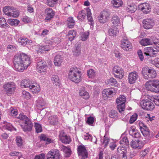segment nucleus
Masks as SVG:
<instances>
[{"label": "nucleus", "mask_w": 159, "mask_h": 159, "mask_svg": "<svg viewBox=\"0 0 159 159\" xmlns=\"http://www.w3.org/2000/svg\"><path fill=\"white\" fill-rule=\"evenodd\" d=\"M31 62L30 57L23 53L16 55L13 60L15 69L20 72H22L24 70L26 69Z\"/></svg>", "instance_id": "1"}, {"label": "nucleus", "mask_w": 159, "mask_h": 159, "mask_svg": "<svg viewBox=\"0 0 159 159\" xmlns=\"http://www.w3.org/2000/svg\"><path fill=\"white\" fill-rule=\"evenodd\" d=\"M18 118L22 121L20 125L24 131L29 132L32 130L33 124L30 118L23 113L19 114Z\"/></svg>", "instance_id": "2"}, {"label": "nucleus", "mask_w": 159, "mask_h": 159, "mask_svg": "<svg viewBox=\"0 0 159 159\" xmlns=\"http://www.w3.org/2000/svg\"><path fill=\"white\" fill-rule=\"evenodd\" d=\"M81 74L77 68L75 67L70 68L68 74V78L71 81L78 83L81 80Z\"/></svg>", "instance_id": "3"}, {"label": "nucleus", "mask_w": 159, "mask_h": 159, "mask_svg": "<svg viewBox=\"0 0 159 159\" xmlns=\"http://www.w3.org/2000/svg\"><path fill=\"white\" fill-rule=\"evenodd\" d=\"M142 74L144 78L147 80L155 78L156 77L157 73L155 70L152 67L146 66L143 68Z\"/></svg>", "instance_id": "4"}, {"label": "nucleus", "mask_w": 159, "mask_h": 159, "mask_svg": "<svg viewBox=\"0 0 159 159\" xmlns=\"http://www.w3.org/2000/svg\"><path fill=\"white\" fill-rule=\"evenodd\" d=\"M145 87L149 91L158 93L159 92V80H154L146 83Z\"/></svg>", "instance_id": "5"}, {"label": "nucleus", "mask_w": 159, "mask_h": 159, "mask_svg": "<svg viewBox=\"0 0 159 159\" xmlns=\"http://www.w3.org/2000/svg\"><path fill=\"white\" fill-rule=\"evenodd\" d=\"M126 101V97L124 95H120L116 99V103L117 104V108L121 115L124 114L125 110V103Z\"/></svg>", "instance_id": "6"}, {"label": "nucleus", "mask_w": 159, "mask_h": 159, "mask_svg": "<svg viewBox=\"0 0 159 159\" xmlns=\"http://www.w3.org/2000/svg\"><path fill=\"white\" fill-rule=\"evenodd\" d=\"M139 124L141 131L144 137L148 138V139L154 137L153 133L149 131L148 128L143 122L140 121L139 122Z\"/></svg>", "instance_id": "7"}, {"label": "nucleus", "mask_w": 159, "mask_h": 159, "mask_svg": "<svg viewBox=\"0 0 159 159\" xmlns=\"http://www.w3.org/2000/svg\"><path fill=\"white\" fill-rule=\"evenodd\" d=\"M140 105L143 109L147 111H152L154 108V105L153 103L147 99L142 100Z\"/></svg>", "instance_id": "8"}, {"label": "nucleus", "mask_w": 159, "mask_h": 159, "mask_svg": "<svg viewBox=\"0 0 159 159\" xmlns=\"http://www.w3.org/2000/svg\"><path fill=\"white\" fill-rule=\"evenodd\" d=\"M3 87L7 93L11 94L14 92L16 85L14 82H10L4 84Z\"/></svg>", "instance_id": "9"}, {"label": "nucleus", "mask_w": 159, "mask_h": 159, "mask_svg": "<svg viewBox=\"0 0 159 159\" xmlns=\"http://www.w3.org/2000/svg\"><path fill=\"white\" fill-rule=\"evenodd\" d=\"M110 15V12L106 11L103 10L100 12L98 17V20L101 23H104L107 22L109 18Z\"/></svg>", "instance_id": "10"}, {"label": "nucleus", "mask_w": 159, "mask_h": 159, "mask_svg": "<svg viewBox=\"0 0 159 159\" xmlns=\"http://www.w3.org/2000/svg\"><path fill=\"white\" fill-rule=\"evenodd\" d=\"M37 68L39 70V73L45 72L47 67V64L45 61L41 59H39L37 61Z\"/></svg>", "instance_id": "11"}, {"label": "nucleus", "mask_w": 159, "mask_h": 159, "mask_svg": "<svg viewBox=\"0 0 159 159\" xmlns=\"http://www.w3.org/2000/svg\"><path fill=\"white\" fill-rule=\"evenodd\" d=\"M45 13L46 17L44 19V21L47 22H50L55 15V12L52 8H47L45 10Z\"/></svg>", "instance_id": "12"}, {"label": "nucleus", "mask_w": 159, "mask_h": 159, "mask_svg": "<svg viewBox=\"0 0 159 159\" xmlns=\"http://www.w3.org/2000/svg\"><path fill=\"white\" fill-rule=\"evenodd\" d=\"M121 47L124 50L129 51L131 49L132 44L126 37L123 38L121 41Z\"/></svg>", "instance_id": "13"}, {"label": "nucleus", "mask_w": 159, "mask_h": 159, "mask_svg": "<svg viewBox=\"0 0 159 159\" xmlns=\"http://www.w3.org/2000/svg\"><path fill=\"white\" fill-rule=\"evenodd\" d=\"M78 155L81 156L82 158H85L88 157V153L85 146L83 145L79 146L77 148Z\"/></svg>", "instance_id": "14"}, {"label": "nucleus", "mask_w": 159, "mask_h": 159, "mask_svg": "<svg viewBox=\"0 0 159 159\" xmlns=\"http://www.w3.org/2000/svg\"><path fill=\"white\" fill-rule=\"evenodd\" d=\"M60 154L58 150H51L47 155V159H60Z\"/></svg>", "instance_id": "15"}, {"label": "nucleus", "mask_w": 159, "mask_h": 159, "mask_svg": "<svg viewBox=\"0 0 159 159\" xmlns=\"http://www.w3.org/2000/svg\"><path fill=\"white\" fill-rule=\"evenodd\" d=\"M113 73L115 77L120 79H122L124 76V71L119 67L115 66L113 68Z\"/></svg>", "instance_id": "16"}, {"label": "nucleus", "mask_w": 159, "mask_h": 159, "mask_svg": "<svg viewBox=\"0 0 159 159\" xmlns=\"http://www.w3.org/2000/svg\"><path fill=\"white\" fill-rule=\"evenodd\" d=\"M59 136L60 140L64 144L69 143L71 141L70 137L67 135L63 130L60 132Z\"/></svg>", "instance_id": "17"}, {"label": "nucleus", "mask_w": 159, "mask_h": 159, "mask_svg": "<svg viewBox=\"0 0 159 159\" xmlns=\"http://www.w3.org/2000/svg\"><path fill=\"white\" fill-rule=\"evenodd\" d=\"M144 54L150 57H156L157 55V51L154 48L152 47L145 48L144 50Z\"/></svg>", "instance_id": "18"}, {"label": "nucleus", "mask_w": 159, "mask_h": 159, "mask_svg": "<svg viewBox=\"0 0 159 159\" xmlns=\"http://www.w3.org/2000/svg\"><path fill=\"white\" fill-rule=\"evenodd\" d=\"M139 8H141V11L144 14H147L151 11V6L148 3H142L139 5Z\"/></svg>", "instance_id": "19"}, {"label": "nucleus", "mask_w": 159, "mask_h": 159, "mask_svg": "<svg viewBox=\"0 0 159 159\" xmlns=\"http://www.w3.org/2000/svg\"><path fill=\"white\" fill-rule=\"evenodd\" d=\"M139 77L138 73L136 71L130 72L128 76L129 82L130 84H133L135 83Z\"/></svg>", "instance_id": "20"}, {"label": "nucleus", "mask_w": 159, "mask_h": 159, "mask_svg": "<svg viewBox=\"0 0 159 159\" xmlns=\"http://www.w3.org/2000/svg\"><path fill=\"white\" fill-rule=\"evenodd\" d=\"M143 27L145 29H148L152 28L154 25L153 20L150 19L144 20L143 22Z\"/></svg>", "instance_id": "21"}, {"label": "nucleus", "mask_w": 159, "mask_h": 159, "mask_svg": "<svg viewBox=\"0 0 159 159\" xmlns=\"http://www.w3.org/2000/svg\"><path fill=\"white\" fill-rule=\"evenodd\" d=\"M155 40V38L152 39L144 38L142 39L140 42V44L143 46L152 45Z\"/></svg>", "instance_id": "22"}, {"label": "nucleus", "mask_w": 159, "mask_h": 159, "mask_svg": "<svg viewBox=\"0 0 159 159\" xmlns=\"http://www.w3.org/2000/svg\"><path fill=\"white\" fill-rule=\"evenodd\" d=\"M131 146L133 148L141 149L143 145L142 144V141L139 140H133L130 143Z\"/></svg>", "instance_id": "23"}, {"label": "nucleus", "mask_w": 159, "mask_h": 159, "mask_svg": "<svg viewBox=\"0 0 159 159\" xmlns=\"http://www.w3.org/2000/svg\"><path fill=\"white\" fill-rule=\"evenodd\" d=\"M33 83L32 81L29 79H26L22 80L20 85L21 87L28 88L30 89Z\"/></svg>", "instance_id": "24"}, {"label": "nucleus", "mask_w": 159, "mask_h": 159, "mask_svg": "<svg viewBox=\"0 0 159 159\" xmlns=\"http://www.w3.org/2000/svg\"><path fill=\"white\" fill-rule=\"evenodd\" d=\"M58 120V118L56 116H50L48 119L49 124L53 125H57L59 123Z\"/></svg>", "instance_id": "25"}, {"label": "nucleus", "mask_w": 159, "mask_h": 159, "mask_svg": "<svg viewBox=\"0 0 159 159\" xmlns=\"http://www.w3.org/2000/svg\"><path fill=\"white\" fill-rule=\"evenodd\" d=\"M111 21L113 25L118 26L120 24V18L117 15H114L111 16Z\"/></svg>", "instance_id": "26"}, {"label": "nucleus", "mask_w": 159, "mask_h": 159, "mask_svg": "<svg viewBox=\"0 0 159 159\" xmlns=\"http://www.w3.org/2000/svg\"><path fill=\"white\" fill-rule=\"evenodd\" d=\"M105 83L107 85H109L112 86H118L119 84L116 80L114 78H111L105 81Z\"/></svg>", "instance_id": "27"}, {"label": "nucleus", "mask_w": 159, "mask_h": 159, "mask_svg": "<svg viewBox=\"0 0 159 159\" xmlns=\"http://www.w3.org/2000/svg\"><path fill=\"white\" fill-rule=\"evenodd\" d=\"M119 32L118 29L115 27H112L108 30L109 35L111 36H116Z\"/></svg>", "instance_id": "28"}, {"label": "nucleus", "mask_w": 159, "mask_h": 159, "mask_svg": "<svg viewBox=\"0 0 159 159\" xmlns=\"http://www.w3.org/2000/svg\"><path fill=\"white\" fill-rule=\"evenodd\" d=\"M62 58L61 55H57L54 57V63L56 66H60L62 61Z\"/></svg>", "instance_id": "29"}, {"label": "nucleus", "mask_w": 159, "mask_h": 159, "mask_svg": "<svg viewBox=\"0 0 159 159\" xmlns=\"http://www.w3.org/2000/svg\"><path fill=\"white\" fill-rule=\"evenodd\" d=\"M66 23L69 28H73L75 24V21L72 17H69L67 18Z\"/></svg>", "instance_id": "30"}, {"label": "nucleus", "mask_w": 159, "mask_h": 159, "mask_svg": "<svg viewBox=\"0 0 159 159\" xmlns=\"http://www.w3.org/2000/svg\"><path fill=\"white\" fill-rule=\"evenodd\" d=\"M30 89L34 94L38 93L40 90L39 85L33 83Z\"/></svg>", "instance_id": "31"}, {"label": "nucleus", "mask_w": 159, "mask_h": 159, "mask_svg": "<svg viewBox=\"0 0 159 159\" xmlns=\"http://www.w3.org/2000/svg\"><path fill=\"white\" fill-rule=\"evenodd\" d=\"M137 10V6L133 4H131L128 6L126 10L128 12L132 13L135 12Z\"/></svg>", "instance_id": "32"}, {"label": "nucleus", "mask_w": 159, "mask_h": 159, "mask_svg": "<svg viewBox=\"0 0 159 159\" xmlns=\"http://www.w3.org/2000/svg\"><path fill=\"white\" fill-rule=\"evenodd\" d=\"M91 15L92 14L89 8H87V19L89 22H90V25L92 26H93L94 24L93 20Z\"/></svg>", "instance_id": "33"}, {"label": "nucleus", "mask_w": 159, "mask_h": 159, "mask_svg": "<svg viewBox=\"0 0 159 159\" xmlns=\"http://www.w3.org/2000/svg\"><path fill=\"white\" fill-rule=\"evenodd\" d=\"M76 35V33L74 30H70L68 33V38L69 41H71L75 38Z\"/></svg>", "instance_id": "34"}, {"label": "nucleus", "mask_w": 159, "mask_h": 159, "mask_svg": "<svg viewBox=\"0 0 159 159\" xmlns=\"http://www.w3.org/2000/svg\"><path fill=\"white\" fill-rule=\"evenodd\" d=\"M79 94L83 98L85 99H88L89 97L88 93L84 89V88L81 90H80Z\"/></svg>", "instance_id": "35"}, {"label": "nucleus", "mask_w": 159, "mask_h": 159, "mask_svg": "<svg viewBox=\"0 0 159 159\" xmlns=\"http://www.w3.org/2000/svg\"><path fill=\"white\" fill-rule=\"evenodd\" d=\"M53 84H55V85L59 86L60 85V80L58 77L57 75H53L51 78Z\"/></svg>", "instance_id": "36"}, {"label": "nucleus", "mask_w": 159, "mask_h": 159, "mask_svg": "<svg viewBox=\"0 0 159 159\" xmlns=\"http://www.w3.org/2000/svg\"><path fill=\"white\" fill-rule=\"evenodd\" d=\"M36 105L38 108H40L44 107L45 103L43 101V99L42 97L39 98L36 101Z\"/></svg>", "instance_id": "37"}, {"label": "nucleus", "mask_w": 159, "mask_h": 159, "mask_svg": "<svg viewBox=\"0 0 159 159\" xmlns=\"http://www.w3.org/2000/svg\"><path fill=\"white\" fill-rule=\"evenodd\" d=\"M86 14L84 11L82 10L80 11L78 13L77 18L79 20L82 21L85 19Z\"/></svg>", "instance_id": "38"}, {"label": "nucleus", "mask_w": 159, "mask_h": 159, "mask_svg": "<svg viewBox=\"0 0 159 159\" xmlns=\"http://www.w3.org/2000/svg\"><path fill=\"white\" fill-rule=\"evenodd\" d=\"M41 140L44 141L46 142V144H48L49 143L52 142V140L51 139L47 137L45 135L41 134L40 136Z\"/></svg>", "instance_id": "39"}, {"label": "nucleus", "mask_w": 159, "mask_h": 159, "mask_svg": "<svg viewBox=\"0 0 159 159\" xmlns=\"http://www.w3.org/2000/svg\"><path fill=\"white\" fill-rule=\"evenodd\" d=\"M80 47L79 45H75L73 50L74 55L76 56H79L80 53Z\"/></svg>", "instance_id": "40"}, {"label": "nucleus", "mask_w": 159, "mask_h": 159, "mask_svg": "<svg viewBox=\"0 0 159 159\" xmlns=\"http://www.w3.org/2000/svg\"><path fill=\"white\" fill-rule=\"evenodd\" d=\"M113 92L110 89H105L102 91V95L103 97H108L110 95L113 93Z\"/></svg>", "instance_id": "41"}, {"label": "nucleus", "mask_w": 159, "mask_h": 159, "mask_svg": "<svg viewBox=\"0 0 159 159\" xmlns=\"http://www.w3.org/2000/svg\"><path fill=\"white\" fill-rule=\"evenodd\" d=\"M8 25L7 23L6 20L4 18L0 17V27L2 28L8 27Z\"/></svg>", "instance_id": "42"}, {"label": "nucleus", "mask_w": 159, "mask_h": 159, "mask_svg": "<svg viewBox=\"0 0 159 159\" xmlns=\"http://www.w3.org/2000/svg\"><path fill=\"white\" fill-rule=\"evenodd\" d=\"M7 22L12 26H17L20 23L19 21L18 20L11 19H8Z\"/></svg>", "instance_id": "43"}, {"label": "nucleus", "mask_w": 159, "mask_h": 159, "mask_svg": "<svg viewBox=\"0 0 159 159\" xmlns=\"http://www.w3.org/2000/svg\"><path fill=\"white\" fill-rule=\"evenodd\" d=\"M111 2L115 7H118L121 6L122 4L121 0H112Z\"/></svg>", "instance_id": "44"}, {"label": "nucleus", "mask_w": 159, "mask_h": 159, "mask_svg": "<svg viewBox=\"0 0 159 159\" xmlns=\"http://www.w3.org/2000/svg\"><path fill=\"white\" fill-rule=\"evenodd\" d=\"M120 144H124L126 146H128L129 145L128 139L126 136L122 138L121 139L120 141Z\"/></svg>", "instance_id": "45"}, {"label": "nucleus", "mask_w": 159, "mask_h": 159, "mask_svg": "<svg viewBox=\"0 0 159 159\" xmlns=\"http://www.w3.org/2000/svg\"><path fill=\"white\" fill-rule=\"evenodd\" d=\"M63 151L66 154L67 157H69L71 155V150L70 149L66 146H63L62 148Z\"/></svg>", "instance_id": "46"}, {"label": "nucleus", "mask_w": 159, "mask_h": 159, "mask_svg": "<svg viewBox=\"0 0 159 159\" xmlns=\"http://www.w3.org/2000/svg\"><path fill=\"white\" fill-rule=\"evenodd\" d=\"M11 10H12V7L6 6L3 8V11L6 15L9 16L10 12Z\"/></svg>", "instance_id": "47"}, {"label": "nucleus", "mask_w": 159, "mask_h": 159, "mask_svg": "<svg viewBox=\"0 0 159 159\" xmlns=\"http://www.w3.org/2000/svg\"><path fill=\"white\" fill-rule=\"evenodd\" d=\"M109 116L111 118L116 119L118 118V113L116 111L111 110L109 113Z\"/></svg>", "instance_id": "48"}, {"label": "nucleus", "mask_w": 159, "mask_h": 159, "mask_svg": "<svg viewBox=\"0 0 159 159\" xmlns=\"http://www.w3.org/2000/svg\"><path fill=\"white\" fill-rule=\"evenodd\" d=\"M18 41L21 45L25 46L27 44L28 39L25 38L20 37L18 39Z\"/></svg>", "instance_id": "49"}, {"label": "nucleus", "mask_w": 159, "mask_h": 159, "mask_svg": "<svg viewBox=\"0 0 159 159\" xmlns=\"http://www.w3.org/2000/svg\"><path fill=\"white\" fill-rule=\"evenodd\" d=\"M49 50V46L47 45H43L39 47V50L41 52H44L45 51H48Z\"/></svg>", "instance_id": "50"}, {"label": "nucleus", "mask_w": 159, "mask_h": 159, "mask_svg": "<svg viewBox=\"0 0 159 159\" xmlns=\"http://www.w3.org/2000/svg\"><path fill=\"white\" fill-rule=\"evenodd\" d=\"M87 74L89 78H93L95 76V72L93 69H90L88 71Z\"/></svg>", "instance_id": "51"}, {"label": "nucleus", "mask_w": 159, "mask_h": 159, "mask_svg": "<svg viewBox=\"0 0 159 159\" xmlns=\"http://www.w3.org/2000/svg\"><path fill=\"white\" fill-rule=\"evenodd\" d=\"M34 127L36 130V132L37 133L41 132L42 129L41 125L38 123H35L34 124Z\"/></svg>", "instance_id": "52"}, {"label": "nucleus", "mask_w": 159, "mask_h": 159, "mask_svg": "<svg viewBox=\"0 0 159 159\" xmlns=\"http://www.w3.org/2000/svg\"><path fill=\"white\" fill-rule=\"evenodd\" d=\"M13 9V7H12V10L10 12L9 16L17 17L19 15V13L16 9Z\"/></svg>", "instance_id": "53"}, {"label": "nucleus", "mask_w": 159, "mask_h": 159, "mask_svg": "<svg viewBox=\"0 0 159 159\" xmlns=\"http://www.w3.org/2000/svg\"><path fill=\"white\" fill-rule=\"evenodd\" d=\"M52 45H56L60 43L61 40L58 37H52L51 38Z\"/></svg>", "instance_id": "54"}, {"label": "nucleus", "mask_w": 159, "mask_h": 159, "mask_svg": "<svg viewBox=\"0 0 159 159\" xmlns=\"http://www.w3.org/2000/svg\"><path fill=\"white\" fill-rule=\"evenodd\" d=\"M137 131V130L134 128L133 127H131L130 128L129 134L130 135L134 138L135 136Z\"/></svg>", "instance_id": "55"}, {"label": "nucleus", "mask_w": 159, "mask_h": 159, "mask_svg": "<svg viewBox=\"0 0 159 159\" xmlns=\"http://www.w3.org/2000/svg\"><path fill=\"white\" fill-rule=\"evenodd\" d=\"M58 0H47V3L50 7H53L57 3Z\"/></svg>", "instance_id": "56"}, {"label": "nucleus", "mask_w": 159, "mask_h": 159, "mask_svg": "<svg viewBox=\"0 0 159 159\" xmlns=\"http://www.w3.org/2000/svg\"><path fill=\"white\" fill-rule=\"evenodd\" d=\"M138 115L137 113L134 114L130 117L129 120V123L130 124L133 123L137 120L138 117Z\"/></svg>", "instance_id": "57"}, {"label": "nucleus", "mask_w": 159, "mask_h": 159, "mask_svg": "<svg viewBox=\"0 0 159 159\" xmlns=\"http://www.w3.org/2000/svg\"><path fill=\"white\" fill-rule=\"evenodd\" d=\"M16 141V144L18 147H20L22 145L23 143L22 139L20 136H17Z\"/></svg>", "instance_id": "58"}, {"label": "nucleus", "mask_w": 159, "mask_h": 159, "mask_svg": "<svg viewBox=\"0 0 159 159\" xmlns=\"http://www.w3.org/2000/svg\"><path fill=\"white\" fill-rule=\"evenodd\" d=\"M153 43L155 45L154 49L155 51H157V52H159V41L157 39L156 40H155Z\"/></svg>", "instance_id": "59"}, {"label": "nucleus", "mask_w": 159, "mask_h": 159, "mask_svg": "<svg viewBox=\"0 0 159 159\" xmlns=\"http://www.w3.org/2000/svg\"><path fill=\"white\" fill-rule=\"evenodd\" d=\"M22 94L23 97L26 99H29L31 97L30 94L29 92H26V91H23Z\"/></svg>", "instance_id": "60"}, {"label": "nucleus", "mask_w": 159, "mask_h": 159, "mask_svg": "<svg viewBox=\"0 0 159 159\" xmlns=\"http://www.w3.org/2000/svg\"><path fill=\"white\" fill-rule=\"evenodd\" d=\"M151 62L156 67L159 68V58H155L154 60H152Z\"/></svg>", "instance_id": "61"}, {"label": "nucleus", "mask_w": 159, "mask_h": 159, "mask_svg": "<svg viewBox=\"0 0 159 159\" xmlns=\"http://www.w3.org/2000/svg\"><path fill=\"white\" fill-rule=\"evenodd\" d=\"M149 149H147L140 152V154L141 157H144L149 152Z\"/></svg>", "instance_id": "62"}, {"label": "nucleus", "mask_w": 159, "mask_h": 159, "mask_svg": "<svg viewBox=\"0 0 159 159\" xmlns=\"http://www.w3.org/2000/svg\"><path fill=\"white\" fill-rule=\"evenodd\" d=\"M110 139L107 137L105 136L104 137L103 141V144H104V148H106L107 146Z\"/></svg>", "instance_id": "63"}, {"label": "nucleus", "mask_w": 159, "mask_h": 159, "mask_svg": "<svg viewBox=\"0 0 159 159\" xmlns=\"http://www.w3.org/2000/svg\"><path fill=\"white\" fill-rule=\"evenodd\" d=\"M10 111L11 114L12 116H15L17 115L18 112L16 109H14L12 107H11Z\"/></svg>", "instance_id": "64"}]
</instances>
